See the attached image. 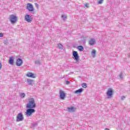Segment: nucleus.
Masks as SVG:
<instances>
[{
	"label": "nucleus",
	"mask_w": 130,
	"mask_h": 130,
	"mask_svg": "<svg viewBox=\"0 0 130 130\" xmlns=\"http://www.w3.org/2000/svg\"><path fill=\"white\" fill-rule=\"evenodd\" d=\"M36 107V103L35 99L33 98H30L28 99V103L26 105V108H35Z\"/></svg>",
	"instance_id": "nucleus-1"
},
{
	"label": "nucleus",
	"mask_w": 130,
	"mask_h": 130,
	"mask_svg": "<svg viewBox=\"0 0 130 130\" xmlns=\"http://www.w3.org/2000/svg\"><path fill=\"white\" fill-rule=\"evenodd\" d=\"M9 20L11 24H15L18 21V17L16 15H11L9 16Z\"/></svg>",
	"instance_id": "nucleus-2"
},
{
	"label": "nucleus",
	"mask_w": 130,
	"mask_h": 130,
	"mask_svg": "<svg viewBox=\"0 0 130 130\" xmlns=\"http://www.w3.org/2000/svg\"><path fill=\"white\" fill-rule=\"evenodd\" d=\"M35 112V109L32 108H28L25 112V115H26L27 117H29V116H31V115H32V114L34 113Z\"/></svg>",
	"instance_id": "nucleus-3"
},
{
	"label": "nucleus",
	"mask_w": 130,
	"mask_h": 130,
	"mask_svg": "<svg viewBox=\"0 0 130 130\" xmlns=\"http://www.w3.org/2000/svg\"><path fill=\"white\" fill-rule=\"evenodd\" d=\"M23 120H24V116H23V114H22V113L18 114L16 117V121H23Z\"/></svg>",
	"instance_id": "nucleus-4"
},
{
	"label": "nucleus",
	"mask_w": 130,
	"mask_h": 130,
	"mask_svg": "<svg viewBox=\"0 0 130 130\" xmlns=\"http://www.w3.org/2000/svg\"><path fill=\"white\" fill-rule=\"evenodd\" d=\"M106 94L108 99L112 98V95H113V90L112 88H109Z\"/></svg>",
	"instance_id": "nucleus-5"
},
{
	"label": "nucleus",
	"mask_w": 130,
	"mask_h": 130,
	"mask_svg": "<svg viewBox=\"0 0 130 130\" xmlns=\"http://www.w3.org/2000/svg\"><path fill=\"white\" fill-rule=\"evenodd\" d=\"M24 20L25 21L27 22V23H31L33 19L32 18V17L30 15L26 14L24 16Z\"/></svg>",
	"instance_id": "nucleus-6"
},
{
	"label": "nucleus",
	"mask_w": 130,
	"mask_h": 130,
	"mask_svg": "<svg viewBox=\"0 0 130 130\" xmlns=\"http://www.w3.org/2000/svg\"><path fill=\"white\" fill-rule=\"evenodd\" d=\"M73 55L74 56V59H75V60L78 62L80 59L79 58V54H78V52L76 51H73Z\"/></svg>",
	"instance_id": "nucleus-7"
},
{
	"label": "nucleus",
	"mask_w": 130,
	"mask_h": 130,
	"mask_svg": "<svg viewBox=\"0 0 130 130\" xmlns=\"http://www.w3.org/2000/svg\"><path fill=\"white\" fill-rule=\"evenodd\" d=\"M26 9L29 11V12H34V8H33V5L30 3H28L26 6Z\"/></svg>",
	"instance_id": "nucleus-8"
},
{
	"label": "nucleus",
	"mask_w": 130,
	"mask_h": 130,
	"mask_svg": "<svg viewBox=\"0 0 130 130\" xmlns=\"http://www.w3.org/2000/svg\"><path fill=\"white\" fill-rule=\"evenodd\" d=\"M16 63L17 67H21V66L23 64V60H22V59L18 58L17 59Z\"/></svg>",
	"instance_id": "nucleus-9"
},
{
	"label": "nucleus",
	"mask_w": 130,
	"mask_h": 130,
	"mask_svg": "<svg viewBox=\"0 0 130 130\" xmlns=\"http://www.w3.org/2000/svg\"><path fill=\"white\" fill-rule=\"evenodd\" d=\"M59 94H60V98L62 100H63L64 99V97H66V93L63 91L62 90H60L59 91Z\"/></svg>",
	"instance_id": "nucleus-10"
},
{
	"label": "nucleus",
	"mask_w": 130,
	"mask_h": 130,
	"mask_svg": "<svg viewBox=\"0 0 130 130\" xmlns=\"http://www.w3.org/2000/svg\"><path fill=\"white\" fill-rule=\"evenodd\" d=\"M96 44V40H95V39H90L89 41V45H94V44Z\"/></svg>",
	"instance_id": "nucleus-11"
},
{
	"label": "nucleus",
	"mask_w": 130,
	"mask_h": 130,
	"mask_svg": "<svg viewBox=\"0 0 130 130\" xmlns=\"http://www.w3.org/2000/svg\"><path fill=\"white\" fill-rule=\"evenodd\" d=\"M27 83L28 85H29V86H32L33 84L34 83V80H31L30 79H27Z\"/></svg>",
	"instance_id": "nucleus-12"
},
{
	"label": "nucleus",
	"mask_w": 130,
	"mask_h": 130,
	"mask_svg": "<svg viewBox=\"0 0 130 130\" xmlns=\"http://www.w3.org/2000/svg\"><path fill=\"white\" fill-rule=\"evenodd\" d=\"M27 77H28V78H35V75L33 73H28L26 74Z\"/></svg>",
	"instance_id": "nucleus-13"
},
{
	"label": "nucleus",
	"mask_w": 130,
	"mask_h": 130,
	"mask_svg": "<svg viewBox=\"0 0 130 130\" xmlns=\"http://www.w3.org/2000/svg\"><path fill=\"white\" fill-rule=\"evenodd\" d=\"M9 63L11 66H14V57H11L10 58Z\"/></svg>",
	"instance_id": "nucleus-14"
},
{
	"label": "nucleus",
	"mask_w": 130,
	"mask_h": 130,
	"mask_svg": "<svg viewBox=\"0 0 130 130\" xmlns=\"http://www.w3.org/2000/svg\"><path fill=\"white\" fill-rule=\"evenodd\" d=\"M83 92V88H80L79 89H78L77 90H75L74 93L75 94H81Z\"/></svg>",
	"instance_id": "nucleus-15"
},
{
	"label": "nucleus",
	"mask_w": 130,
	"mask_h": 130,
	"mask_svg": "<svg viewBox=\"0 0 130 130\" xmlns=\"http://www.w3.org/2000/svg\"><path fill=\"white\" fill-rule=\"evenodd\" d=\"M68 111L69 112H75V108L73 107L68 108Z\"/></svg>",
	"instance_id": "nucleus-16"
},
{
	"label": "nucleus",
	"mask_w": 130,
	"mask_h": 130,
	"mask_svg": "<svg viewBox=\"0 0 130 130\" xmlns=\"http://www.w3.org/2000/svg\"><path fill=\"white\" fill-rule=\"evenodd\" d=\"M77 49L79 50V51H84V47L82 46H77Z\"/></svg>",
	"instance_id": "nucleus-17"
},
{
	"label": "nucleus",
	"mask_w": 130,
	"mask_h": 130,
	"mask_svg": "<svg viewBox=\"0 0 130 130\" xmlns=\"http://www.w3.org/2000/svg\"><path fill=\"white\" fill-rule=\"evenodd\" d=\"M36 64H38L39 66H40L41 64V60L40 59H38L35 61Z\"/></svg>",
	"instance_id": "nucleus-18"
},
{
	"label": "nucleus",
	"mask_w": 130,
	"mask_h": 130,
	"mask_svg": "<svg viewBox=\"0 0 130 130\" xmlns=\"http://www.w3.org/2000/svg\"><path fill=\"white\" fill-rule=\"evenodd\" d=\"M119 78L120 80H123V73L122 72H121L119 75Z\"/></svg>",
	"instance_id": "nucleus-19"
},
{
	"label": "nucleus",
	"mask_w": 130,
	"mask_h": 130,
	"mask_svg": "<svg viewBox=\"0 0 130 130\" xmlns=\"http://www.w3.org/2000/svg\"><path fill=\"white\" fill-rule=\"evenodd\" d=\"M91 55H92L93 57H95V55H96V50H92L91 52Z\"/></svg>",
	"instance_id": "nucleus-20"
},
{
	"label": "nucleus",
	"mask_w": 130,
	"mask_h": 130,
	"mask_svg": "<svg viewBox=\"0 0 130 130\" xmlns=\"http://www.w3.org/2000/svg\"><path fill=\"white\" fill-rule=\"evenodd\" d=\"M37 125H38L37 122H35L31 124V127H32V128H34L35 127H36Z\"/></svg>",
	"instance_id": "nucleus-21"
},
{
	"label": "nucleus",
	"mask_w": 130,
	"mask_h": 130,
	"mask_svg": "<svg viewBox=\"0 0 130 130\" xmlns=\"http://www.w3.org/2000/svg\"><path fill=\"white\" fill-rule=\"evenodd\" d=\"M82 88H87V84L86 83H83L81 85Z\"/></svg>",
	"instance_id": "nucleus-22"
},
{
	"label": "nucleus",
	"mask_w": 130,
	"mask_h": 130,
	"mask_svg": "<svg viewBox=\"0 0 130 130\" xmlns=\"http://www.w3.org/2000/svg\"><path fill=\"white\" fill-rule=\"evenodd\" d=\"M58 47L59 49H62V45H61V44H58Z\"/></svg>",
	"instance_id": "nucleus-23"
},
{
	"label": "nucleus",
	"mask_w": 130,
	"mask_h": 130,
	"mask_svg": "<svg viewBox=\"0 0 130 130\" xmlns=\"http://www.w3.org/2000/svg\"><path fill=\"white\" fill-rule=\"evenodd\" d=\"M25 96H26V95L24 93H21L20 94V97L21 98H24L25 97Z\"/></svg>",
	"instance_id": "nucleus-24"
},
{
	"label": "nucleus",
	"mask_w": 130,
	"mask_h": 130,
	"mask_svg": "<svg viewBox=\"0 0 130 130\" xmlns=\"http://www.w3.org/2000/svg\"><path fill=\"white\" fill-rule=\"evenodd\" d=\"M61 18H62L63 21H64L65 20H67V16L65 15H62Z\"/></svg>",
	"instance_id": "nucleus-25"
},
{
	"label": "nucleus",
	"mask_w": 130,
	"mask_h": 130,
	"mask_svg": "<svg viewBox=\"0 0 130 130\" xmlns=\"http://www.w3.org/2000/svg\"><path fill=\"white\" fill-rule=\"evenodd\" d=\"M103 2V0H100V1L98 2V4H102Z\"/></svg>",
	"instance_id": "nucleus-26"
},
{
	"label": "nucleus",
	"mask_w": 130,
	"mask_h": 130,
	"mask_svg": "<svg viewBox=\"0 0 130 130\" xmlns=\"http://www.w3.org/2000/svg\"><path fill=\"white\" fill-rule=\"evenodd\" d=\"M4 44H5V45H8V41H4Z\"/></svg>",
	"instance_id": "nucleus-27"
},
{
	"label": "nucleus",
	"mask_w": 130,
	"mask_h": 130,
	"mask_svg": "<svg viewBox=\"0 0 130 130\" xmlns=\"http://www.w3.org/2000/svg\"><path fill=\"white\" fill-rule=\"evenodd\" d=\"M121 100H124L125 99V96H122L121 98Z\"/></svg>",
	"instance_id": "nucleus-28"
},
{
	"label": "nucleus",
	"mask_w": 130,
	"mask_h": 130,
	"mask_svg": "<svg viewBox=\"0 0 130 130\" xmlns=\"http://www.w3.org/2000/svg\"><path fill=\"white\" fill-rule=\"evenodd\" d=\"M70 83H71V82H70V81H67L66 82V85H69Z\"/></svg>",
	"instance_id": "nucleus-29"
},
{
	"label": "nucleus",
	"mask_w": 130,
	"mask_h": 130,
	"mask_svg": "<svg viewBox=\"0 0 130 130\" xmlns=\"http://www.w3.org/2000/svg\"><path fill=\"white\" fill-rule=\"evenodd\" d=\"M0 37H4V34L0 32Z\"/></svg>",
	"instance_id": "nucleus-30"
},
{
	"label": "nucleus",
	"mask_w": 130,
	"mask_h": 130,
	"mask_svg": "<svg viewBox=\"0 0 130 130\" xmlns=\"http://www.w3.org/2000/svg\"><path fill=\"white\" fill-rule=\"evenodd\" d=\"M89 6V4H86L85 6L86 7V8H88V6Z\"/></svg>",
	"instance_id": "nucleus-31"
},
{
	"label": "nucleus",
	"mask_w": 130,
	"mask_h": 130,
	"mask_svg": "<svg viewBox=\"0 0 130 130\" xmlns=\"http://www.w3.org/2000/svg\"><path fill=\"white\" fill-rule=\"evenodd\" d=\"M3 66H2V64H1L0 63V70H2V67Z\"/></svg>",
	"instance_id": "nucleus-32"
},
{
	"label": "nucleus",
	"mask_w": 130,
	"mask_h": 130,
	"mask_svg": "<svg viewBox=\"0 0 130 130\" xmlns=\"http://www.w3.org/2000/svg\"><path fill=\"white\" fill-rule=\"evenodd\" d=\"M36 7H38V4H36Z\"/></svg>",
	"instance_id": "nucleus-33"
}]
</instances>
